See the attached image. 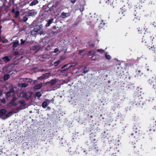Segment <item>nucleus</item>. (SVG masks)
I'll list each match as a JSON object with an SVG mask.
<instances>
[{
    "instance_id": "f257e3e1",
    "label": "nucleus",
    "mask_w": 156,
    "mask_h": 156,
    "mask_svg": "<svg viewBox=\"0 0 156 156\" xmlns=\"http://www.w3.org/2000/svg\"><path fill=\"white\" fill-rule=\"evenodd\" d=\"M154 38L153 36L147 35V34L143 36L141 41L142 44L145 46L149 49L156 54V44H153V41Z\"/></svg>"
},
{
    "instance_id": "f03ea898",
    "label": "nucleus",
    "mask_w": 156,
    "mask_h": 156,
    "mask_svg": "<svg viewBox=\"0 0 156 156\" xmlns=\"http://www.w3.org/2000/svg\"><path fill=\"white\" fill-rule=\"evenodd\" d=\"M134 133L131 134V138L134 139V142H137L140 138H144V133H143L140 130V128L135 126L133 128Z\"/></svg>"
},
{
    "instance_id": "7ed1b4c3",
    "label": "nucleus",
    "mask_w": 156,
    "mask_h": 156,
    "mask_svg": "<svg viewBox=\"0 0 156 156\" xmlns=\"http://www.w3.org/2000/svg\"><path fill=\"white\" fill-rule=\"evenodd\" d=\"M113 1L111 0H100L99 3L100 4H102L104 6L106 5L113 6Z\"/></svg>"
},
{
    "instance_id": "20e7f679",
    "label": "nucleus",
    "mask_w": 156,
    "mask_h": 156,
    "mask_svg": "<svg viewBox=\"0 0 156 156\" xmlns=\"http://www.w3.org/2000/svg\"><path fill=\"white\" fill-rule=\"evenodd\" d=\"M51 76L50 72L47 73L43 74L41 76L37 78L38 80H42L46 79L49 78Z\"/></svg>"
},
{
    "instance_id": "39448f33",
    "label": "nucleus",
    "mask_w": 156,
    "mask_h": 156,
    "mask_svg": "<svg viewBox=\"0 0 156 156\" xmlns=\"http://www.w3.org/2000/svg\"><path fill=\"white\" fill-rule=\"evenodd\" d=\"M41 27V26L36 25L33 30L31 31V34L32 35L37 34L40 30Z\"/></svg>"
},
{
    "instance_id": "423d86ee",
    "label": "nucleus",
    "mask_w": 156,
    "mask_h": 156,
    "mask_svg": "<svg viewBox=\"0 0 156 156\" xmlns=\"http://www.w3.org/2000/svg\"><path fill=\"white\" fill-rule=\"evenodd\" d=\"M17 99V98L16 96L14 94L13 95V97L11 100L9 102V104L11 105L12 106H16L17 105L16 102V100Z\"/></svg>"
},
{
    "instance_id": "0eeeda50",
    "label": "nucleus",
    "mask_w": 156,
    "mask_h": 156,
    "mask_svg": "<svg viewBox=\"0 0 156 156\" xmlns=\"http://www.w3.org/2000/svg\"><path fill=\"white\" fill-rule=\"evenodd\" d=\"M149 83L153 85V87L154 88H156V77L154 78H152L149 80Z\"/></svg>"
},
{
    "instance_id": "6e6552de",
    "label": "nucleus",
    "mask_w": 156,
    "mask_h": 156,
    "mask_svg": "<svg viewBox=\"0 0 156 156\" xmlns=\"http://www.w3.org/2000/svg\"><path fill=\"white\" fill-rule=\"evenodd\" d=\"M95 136L96 135L93 133L90 134V139L91 143H95L96 142L97 140L95 138Z\"/></svg>"
},
{
    "instance_id": "1a4fd4ad",
    "label": "nucleus",
    "mask_w": 156,
    "mask_h": 156,
    "mask_svg": "<svg viewBox=\"0 0 156 156\" xmlns=\"http://www.w3.org/2000/svg\"><path fill=\"white\" fill-rule=\"evenodd\" d=\"M37 12L33 10L31 11H29L27 13V15L28 16H32L33 17L37 15Z\"/></svg>"
},
{
    "instance_id": "9d476101",
    "label": "nucleus",
    "mask_w": 156,
    "mask_h": 156,
    "mask_svg": "<svg viewBox=\"0 0 156 156\" xmlns=\"http://www.w3.org/2000/svg\"><path fill=\"white\" fill-rule=\"evenodd\" d=\"M49 100L48 99L42 102L41 106L43 108H45L49 104Z\"/></svg>"
},
{
    "instance_id": "9b49d317",
    "label": "nucleus",
    "mask_w": 156,
    "mask_h": 156,
    "mask_svg": "<svg viewBox=\"0 0 156 156\" xmlns=\"http://www.w3.org/2000/svg\"><path fill=\"white\" fill-rule=\"evenodd\" d=\"M61 15L62 18H65L66 17L69 16L70 15V14L69 13H65L63 12L61 13Z\"/></svg>"
},
{
    "instance_id": "f8f14e48",
    "label": "nucleus",
    "mask_w": 156,
    "mask_h": 156,
    "mask_svg": "<svg viewBox=\"0 0 156 156\" xmlns=\"http://www.w3.org/2000/svg\"><path fill=\"white\" fill-rule=\"evenodd\" d=\"M49 82V86H54L56 83V81L55 79H52Z\"/></svg>"
},
{
    "instance_id": "ddd939ff",
    "label": "nucleus",
    "mask_w": 156,
    "mask_h": 156,
    "mask_svg": "<svg viewBox=\"0 0 156 156\" xmlns=\"http://www.w3.org/2000/svg\"><path fill=\"white\" fill-rule=\"evenodd\" d=\"M42 83H40L34 86V90H38L40 89L42 87Z\"/></svg>"
},
{
    "instance_id": "4468645a",
    "label": "nucleus",
    "mask_w": 156,
    "mask_h": 156,
    "mask_svg": "<svg viewBox=\"0 0 156 156\" xmlns=\"http://www.w3.org/2000/svg\"><path fill=\"white\" fill-rule=\"evenodd\" d=\"M140 17L139 15L135 14V15L134 19H133V20L135 21V22H136L137 21L140 20Z\"/></svg>"
},
{
    "instance_id": "2eb2a0df",
    "label": "nucleus",
    "mask_w": 156,
    "mask_h": 156,
    "mask_svg": "<svg viewBox=\"0 0 156 156\" xmlns=\"http://www.w3.org/2000/svg\"><path fill=\"white\" fill-rule=\"evenodd\" d=\"M10 77L9 73H8L4 75L3 76L4 80L5 81L8 80Z\"/></svg>"
},
{
    "instance_id": "dca6fc26",
    "label": "nucleus",
    "mask_w": 156,
    "mask_h": 156,
    "mask_svg": "<svg viewBox=\"0 0 156 156\" xmlns=\"http://www.w3.org/2000/svg\"><path fill=\"white\" fill-rule=\"evenodd\" d=\"M13 114V113L12 111L9 112L5 114V116H6V117L5 118H3V119L4 120L6 118L10 117Z\"/></svg>"
},
{
    "instance_id": "f3484780",
    "label": "nucleus",
    "mask_w": 156,
    "mask_h": 156,
    "mask_svg": "<svg viewBox=\"0 0 156 156\" xmlns=\"http://www.w3.org/2000/svg\"><path fill=\"white\" fill-rule=\"evenodd\" d=\"M38 3V1L37 0H34L30 4V6H33L35 5Z\"/></svg>"
},
{
    "instance_id": "a211bd4d",
    "label": "nucleus",
    "mask_w": 156,
    "mask_h": 156,
    "mask_svg": "<svg viewBox=\"0 0 156 156\" xmlns=\"http://www.w3.org/2000/svg\"><path fill=\"white\" fill-rule=\"evenodd\" d=\"M6 112V111L5 109H2L0 110V115L1 116H3V115L5 114Z\"/></svg>"
},
{
    "instance_id": "6ab92c4d",
    "label": "nucleus",
    "mask_w": 156,
    "mask_h": 156,
    "mask_svg": "<svg viewBox=\"0 0 156 156\" xmlns=\"http://www.w3.org/2000/svg\"><path fill=\"white\" fill-rule=\"evenodd\" d=\"M105 23L104 22L103 20H101V22L99 24L98 27L99 29L103 28L105 26Z\"/></svg>"
},
{
    "instance_id": "aec40b11",
    "label": "nucleus",
    "mask_w": 156,
    "mask_h": 156,
    "mask_svg": "<svg viewBox=\"0 0 156 156\" xmlns=\"http://www.w3.org/2000/svg\"><path fill=\"white\" fill-rule=\"evenodd\" d=\"M53 20V19L49 20L48 21V22L47 23H46L45 26L46 27H48L49 26L50 24L52 23Z\"/></svg>"
},
{
    "instance_id": "412c9836",
    "label": "nucleus",
    "mask_w": 156,
    "mask_h": 156,
    "mask_svg": "<svg viewBox=\"0 0 156 156\" xmlns=\"http://www.w3.org/2000/svg\"><path fill=\"white\" fill-rule=\"evenodd\" d=\"M40 48V47L38 46L37 45H35L33 46H32L31 47L30 49L32 50H33L34 51L35 50H38Z\"/></svg>"
},
{
    "instance_id": "4be33fe9",
    "label": "nucleus",
    "mask_w": 156,
    "mask_h": 156,
    "mask_svg": "<svg viewBox=\"0 0 156 156\" xmlns=\"http://www.w3.org/2000/svg\"><path fill=\"white\" fill-rule=\"evenodd\" d=\"M5 62H9L10 60V59L9 58L8 56H5L2 58Z\"/></svg>"
},
{
    "instance_id": "5701e85b",
    "label": "nucleus",
    "mask_w": 156,
    "mask_h": 156,
    "mask_svg": "<svg viewBox=\"0 0 156 156\" xmlns=\"http://www.w3.org/2000/svg\"><path fill=\"white\" fill-rule=\"evenodd\" d=\"M105 57L107 59L110 60L112 58L111 57L110 55H107V52L105 53Z\"/></svg>"
},
{
    "instance_id": "b1692460",
    "label": "nucleus",
    "mask_w": 156,
    "mask_h": 156,
    "mask_svg": "<svg viewBox=\"0 0 156 156\" xmlns=\"http://www.w3.org/2000/svg\"><path fill=\"white\" fill-rule=\"evenodd\" d=\"M28 17L29 16L27 14L25 15V16L23 17V19L22 20L24 22H26L27 20Z\"/></svg>"
},
{
    "instance_id": "393cba45",
    "label": "nucleus",
    "mask_w": 156,
    "mask_h": 156,
    "mask_svg": "<svg viewBox=\"0 0 156 156\" xmlns=\"http://www.w3.org/2000/svg\"><path fill=\"white\" fill-rule=\"evenodd\" d=\"M19 44V41H18L13 42V47L14 48L16 47Z\"/></svg>"
},
{
    "instance_id": "a878e982",
    "label": "nucleus",
    "mask_w": 156,
    "mask_h": 156,
    "mask_svg": "<svg viewBox=\"0 0 156 156\" xmlns=\"http://www.w3.org/2000/svg\"><path fill=\"white\" fill-rule=\"evenodd\" d=\"M77 64L75 63H71L70 64V65L69 66L68 68L66 70L71 67H73L75 66Z\"/></svg>"
},
{
    "instance_id": "bb28decb",
    "label": "nucleus",
    "mask_w": 156,
    "mask_h": 156,
    "mask_svg": "<svg viewBox=\"0 0 156 156\" xmlns=\"http://www.w3.org/2000/svg\"><path fill=\"white\" fill-rule=\"evenodd\" d=\"M11 93H11V92H9L8 91L7 92L5 96V98H9L11 95Z\"/></svg>"
},
{
    "instance_id": "cd10ccee",
    "label": "nucleus",
    "mask_w": 156,
    "mask_h": 156,
    "mask_svg": "<svg viewBox=\"0 0 156 156\" xmlns=\"http://www.w3.org/2000/svg\"><path fill=\"white\" fill-rule=\"evenodd\" d=\"M36 96L38 98H40L42 95L41 93L40 92H37L35 93Z\"/></svg>"
},
{
    "instance_id": "c85d7f7f",
    "label": "nucleus",
    "mask_w": 156,
    "mask_h": 156,
    "mask_svg": "<svg viewBox=\"0 0 156 156\" xmlns=\"http://www.w3.org/2000/svg\"><path fill=\"white\" fill-rule=\"evenodd\" d=\"M14 13H15V17L16 18L18 17L20 15V12L18 10L16 11Z\"/></svg>"
},
{
    "instance_id": "c756f323",
    "label": "nucleus",
    "mask_w": 156,
    "mask_h": 156,
    "mask_svg": "<svg viewBox=\"0 0 156 156\" xmlns=\"http://www.w3.org/2000/svg\"><path fill=\"white\" fill-rule=\"evenodd\" d=\"M9 91L11 93H14L15 92V90L13 87H9V90L8 91Z\"/></svg>"
},
{
    "instance_id": "7c9ffc66",
    "label": "nucleus",
    "mask_w": 156,
    "mask_h": 156,
    "mask_svg": "<svg viewBox=\"0 0 156 156\" xmlns=\"http://www.w3.org/2000/svg\"><path fill=\"white\" fill-rule=\"evenodd\" d=\"M139 34H142L144 33V31L140 28L137 29Z\"/></svg>"
},
{
    "instance_id": "2f4dec72",
    "label": "nucleus",
    "mask_w": 156,
    "mask_h": 156,
    "mask_svg": "<svg viewBox=\"0 0 156 156\" xmlns=\"http://www.w3.org/2000/svg\"><path fill=\"white\" fill-rule=\"evenodd\" d=\"M23 97L25 98V99H28V95H27V93H24L23 94Z\"/></svg>"
},
{
    "instance_id": "473e14b6",
    "label": "nucleus",
    "mask_w": 156,
    "mask_h": 156,
    "mask_svg": "<svg viewBox=\"0 0 156 156\" xmlns=\"http://www.w3.org/2000/svg\"><path fill=\"white\" fill-rule=\"evenodd\" d=\"M61 62V61L60 60H58L54 62V64L55 66H57Z\"/></svg>"
},
{
    "instance_id": "72a5a7b5",
    "label": "nucleus",
    "mask_w": 156,
    "mask_h": 156,
    "mask_svg": "<svg viewBox=\"0 0 156 156\" xmlns=\"http://www.w3.org/2000/svg\"><path fill=\"white\" fill-rule=\"evenodd\" d=\"M97 51L101 53H102L104 52V50L101 49H98L97 50Z\"/></svg>"
},
{
    "instance_id": "f704fd0d",
    "label": "nucleus",
    "mask_w": 156,
    "mask_h": 156,
    "mask_svg": "<svg viewBox=\"0 0 156 156\" xmlns=\"http://www.w3.org/2000/svg\"><path fill=\"white\" fill-rule=\"evenodd\" d=\"M28 84L27 83H24L21 84V87H26L28 86Z\"/></svg>"
},
{
    "instance_id": "c9c22d12",
    "label": "nucleus",
    "mask_w": 156,
    "mask_h": 156,
    "mask_svg": "<svg viewBox=\"0 0 156 156\" xmlns=\"http://www.w3.org/2000/svg\"><path fill=\"white\" fill-rule=\"evenodd\" d=\"M19 102L22 105H25V101L23 100H20L19 101Z\"/></svg>"
},
{
    "instance_id": "e433bc0d",
    "label": "nucleus",
    "mask_w": 156,
    "mask_h": 156,
    "mask_svg": "<svg viewBox=\"0 0 156 156\" xmlns=\"http://www.w3.org/2000/svg\"><path fill=\"white\" fill-rule=\"evenodd\" d=\"M32 80L31 79L29 78H26L25 79L24 81H27V82H31L32 81Z\"/></svg>"
},
{
    "instance_id": "4c0bfd02",
    "label": "nucleus",
    "mask_w": 156,
    "mask_h": 156,
    "mask_svg": "<svg viewBox=\"0 0 156 156\" xmlns=\"http://www.w3.org/2000/svg\"><path fill=\"white\" fill-rule=\"evenodd\" d=\"M84 9V7L83 6H81L79 9V10L81 12H83Z\"/></svg>"
},
{
    "instance_id": "58836bf2",
    "label": "nucleus",
    "mask_w": 156,
    "mask_h": 156,
    "mask_svg": "<svg viewBox=\"0 0 156 156\" xmlns=\"http://www.w3.org/2000/svg\"><path fill=\"white\" fill-rule=\"evenodd\" d=\"M20 41H21V44L22 45L23 44L25 43L26 41L25 40H23V39H21Z\"/></svg>"
},
{
    "instance_id": "ea45409f",
    "label": "nucleus",
    "mask_w": 156,
    "mask_h": 156,
    "mask_svg": "<svg viewBox=\"0 0 156 156\" xmlns=\"http://www.w3.org/2000/svg\"><path fill=\"white\" fill-rule=\"evenodd\" d=\"M59 4V2L58 1H56L54 5V6L56 7Z\"/></svg>"
},
{
    "instance_id": "a19ab883",
    "label": "nucleus",
    "mask_w": 156,
    "mask_h": 156,
    "mask_svg": "<svg viewBox=\"0 0 156 156\" xmlns=\"http://www.w3.org/2000/svg\"><path fill=\"white\" fill-rule=\"evenodd\" d=\"M6 100L5 98H3V99L1 100V102L2 103H4L5 102Z\"/></svg>"
},
{
    "instance_id": "79ce46f5",
    "label": "nucleus",
    "mask_w": 156,
    "mask_h": 156,
    "mask_svg": "<svg viewBox=\"0 0 156 156\" xmlns=\"http://www.w3.org/2000/svg\"><path fill=\"white\" fill-rule=\"evenodd\" d=\"M92 51L93 52V54H92V55H94V54H95V53H96V52H95L94 50H92L91 51H89V53H92Z\"/></svg>"
},
{
    "instance_id": "37998d69",
    "label": "nucleus",
    "mask_w": 156,
    "mask_h": 156,
    "mask_svg": "<svg viewBox=\"0 0 156 156\" xmlns=\"http://www.w3.org/2000/svg\"><path fill=\"white\" fill-rule=\"evenodd\" d=\"M58 51V49L57 48H55L54 51V53H56Z\"/></svg>"
},
{
    "instance_id": "c03bdc74",
    "label": "nucleus",
    "mask_w": 156,
    "mask_h": 156,
    "mask_svg": "<svg viewBox=\"0 0 156 156\" xmlns=\"http://www.w3.org/2000/svg\"><path fill=\"white\" fill-rule=\"evenodd\" d=\"M15 9L13 8L12 10V12L13 13H14L15 12Z\"/></svg>"
},
{
    "instance_id": "a18cd8bd",
    "label": "nucleus",
    "mask_w": 156,
    "mask_h": 156,
    "mask_svg": "<svg viewBox=\"0 0 156 156\" xmlns=\"http://www.w3.org/2000/svg\"><path fill=\"white\" fill-rule=\"evenodd\" d=\"M76 0H71V2L73 4H74L76 2Z\"/></svg>"
},
{
    "instance_id": "49530a36",
    "label": "nucleus",
    "mask_w": 156,
    "mask_h": 156,
    "mask_svg": "<svg viewBox=\"0 0 156 156\" xmlns=\"http://www.w3.org/2000/svg\"><path fill=\"white\" fill-rule=\"evenodd\" d=\"M89 71V70H84L83 72V73H84V74H85L86 73L88 72Z\"/></svg>"
},
{
    "instance_id": "de8ad7c7",
    "label": "nucleus",
    "mask_w": 156,
    "mask_h": 156,
    "mask_svg": "<svg viewBox=\"0 0 156 156\" xmlns=\"http://www.w3.org/2000/svg\"><path fill=\"white\" fill-rule=\"evenodd\" d=\"M153 26L155 28H156V23L155 22H154L153 24Z\"/></svg>"
},
{
    "instance_id": "09e8293b",
    "label": "nucleus",
    "mask_w": 156,
    "mask_h": 156,
    "mask_svg": "<svg viewBox=\"0 0 156 156\" xmlns=\"http://www.w3.org/2000/svg\"><path fill=\"white\" fill-rule=\"evenodd\" d=\"M69 65V64H65L64 65V66L62 67V69L63 68H65L67 66Z\"/></svg>"
},
{
    "instance_id": "8fccbe9b",
    "label": "nucleus",
    "mask_w": 156,
    "mask_h": 156,
    "mask_svg": "<svg viewBox=\"0 0 156 156\" xmlns=\"http://www.w3.org/2000/svg\"><path fill=\"white\" fill-rule=\"evenodd\" d=\"M90 45L91 47H94V44H90Z\"/></svg>"
},
{
    "instance_id": "3c124183",
    "label": "nucleus",
    "mask_w": 156,
    "mask_h": 156,
    "mask_svg": "<svg viewBox=\"0 0 156 156\" xmlns=\"http://www.w3.org/2000/svg\"><path fill=\"white\" fill-rule=\"evenodd\" d=\"M112 156H118V155L116 154V153H113L112 155Z\"/></svg>"
},
{
    "instance_id": "603ef678",
    "label": "nucleus",
    "mask_w": 156,
    "mask_h": 156,
    "mask_svg": "<svg viewBox=\"0 0 156 156\" xmlns=\"http://www.w3.org/2000/svg\"><path fill=\"white\" fill-rule=\"evenodd\" d=\"M83 51L81 50L79 51V54L80 55H82V53L83 52Z\"/></svg>"
},
{
    "instance_id": "864d4df0",
    "label": "nucleus",
    "mask_w": 156,
    "mask_h": 156,
    "mask_svg": "<svg viewBox=\"0 0 156 156\" xmlns=\"http://www.w3.org/2000/svg\"><path fill=\"white\" fill-rule=\"evenodd\" d=\"M44 85H49V82L48 81L47 82L44 83Z\"/></svg>"
},
{
    "instance_id": "5fc2aeb1",
    "label": "nucleus",
    "mask_w": 156,
    "mask_h": 156,
    "mask_svg": "<svg viewBox=\"0 0 156 156\" xmlns=\"http://www.w3.org/2000/svg\"><path fill=\"white\" fill-rule=\"evenodd\" d=\"M78 24V23H76V24H74L73 25V27H75L76 25H77Z\"/></svg>"
},
{
    "instance_id": "6e6d98bb",
    "label": "nucleus",
    "mask_w": 156,
    "mask_h": 156,
    "mask_svg": "<svg viewBox=\"0 0 156 156\" xmlns=\"http://www.w3.org/2000/svg\"><path fill=\"white\" fill-rule=\"evenodd\" d=\"M52 29L54 30H55L56 29V27L55 26H53L52 27Z\"/></svg>"
},
{
    "instance_id": "4d7b16f0",
    "label": "nucleus",
    "mask_w": 156,
    "mask_h": 156,
    "mask_svg": "<svg viewBox=\"0 0 156 156\" xmlns=\"http://www.w3.org/2000/svg\"><path fill=\"white\" fill-rule=\"evenodd\" d=\"M144 30H145V31H146L147 30V28H146V27H145V28H144Z\"/></svg>"
},
{
    "instance_id": "13d9d810",
    "label": "nucleus",
    "mask_w": 156,
    "mask_h": 156,
    "mask_svg": "<svg viewBox=\"0 0 156 156\" xmlns=\"http://www.w3.org/2000/svg\"><path fill=\"white\" fill-rule=\"evenodd\" d=\"M93 57H94V56H92V57H91V59L92 60H94L95 59H93Z\"/></svg>"
},
{
    "instance_id": "bf43d9fd",
    "label": "nucleus",
    "mask_w": 156,
    "mask_h": 156,
    "mask_svg": "<svg viewBox=\"0 0 156 156\" xmlns=\"http://www.w3.org/2000/svg\"><path fill=\"white\" fill-rule=\"evenodd\" d=\"M14 0H12V2L13 3H14Z\"/></svg>"
},
{
    "instance_id": "052dcab7",
    "label": "nucleus",
    "mask_w": 156,
    "mask_h": 156,
    "mask_svg": "<svg viewBox=\"0 0 156 156\" xmlns=\"http://www.w3.org/2000/svg\"><path fill=\"white\" fill-rule=\"evenodd\" d=\"M58 33V32H54V34H55V33Z\"/></svg>"
},
{
    "instance_id": "680f3d73",
    "label": "nucleus",
    "mask_w": 156,
    "mask_h": 156,
    "mask_svg": "<svg viewBox=\"0 0 156 156\" xmlns=\"http://www.w3.org/2000/svg\"><path fill=\"white\" fill-rule=\"evenodd\" d=\"M83 66H82L80 67L81 68H82V67H83Z\"/></svg>"
},
{
    "instance_id": "e2e57ef3",
    "label": "nucleus",
    "mask_w": 156,
    "mask_h": 156,
    "mask_svg": "<svg viewBox=\"0 0 156 156\" xmlns=\"http://www.w3.org/2000/svg\"><path fill=\"white\" fill-rule=\"evenodd\" d=\"M155 123H156V121H155ZM155 126H156V124H155Z\"/></svg>"
},
{
    "instance_id": "0e129e2a",
    "label": "nucleus",
    "mask_w": 156,
    "mask_h": 156,
    "mask_svg": "<svg viewBox=\"0 0 156 156\" xmlns=\"http://www.w3.org/2000/svg\"><path fill=\"white\" fill-rule=\"evenodd\" d=\"M121 1H122V2H123V0H120Z\"/></svg>"
},
{
    "instance_id": "69168bd1",
    "label": "nucleus",
    "mask_w": 156,
    "mask_h": 156,
    "mask_svg": "<svg viewBox=\"0 0 156 156\" xmlns=\"http://www.w3.org/2000/svg\"><path fill=\"white\" fill-rule=\"evenodd\" d=\"M41 71H44V69H41Z\"/></svg>"
},
{
    "instance_id": "338daca9",
    "label": "nucleus",
    "mask_w": 156,
    "mask_h": 156,
    "mask_svg": "<svg viewBox=\"0 0 156 156\" xmlns=\"http://www.w3.org/2000/svg\"><path fill=\"white\" fill-rule=\"evenodd\" d=\"M135 146H133V148H135Z\"/></svg>"
},
{
    "instance_id": "774afa93",
    "label": "nucleus",
    "mask_w": 156,
    "mask_h": 156,
    "mask_svg": "<svg viewBox=\"0 0 156 156\" xmlns=\"http://www.w3.org/2000/svg\"><path fill=\"white\" fill-rule=\"evenodd\" d=\"M138 72H140V71H138Z\"/></svg>"
}]
</instances>
